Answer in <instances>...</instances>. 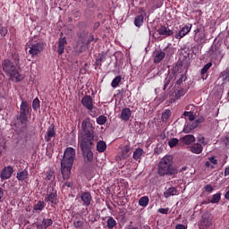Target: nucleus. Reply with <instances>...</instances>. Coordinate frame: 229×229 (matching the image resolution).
Returning <instances> with one entry per match:
<instances>
[{
  "label": "nucleus",
  "instance_id": "nucleus-13",
  "mask_svg": "<svg viewBox=\"0 0 229 229\" xmlns=\"http://www.w3.org/2000/svg\"><path fill=\"white\" fill-rule=\"evenodd\" d=\"M13 168L12 166H6L4 167L2 172H1V179L2 181H5L8 180L12 177L13 174Z\"/></svg>",
  "mask_w": 229,
  "mask_h": 229
},
{
  "label": "nucleus",
  "instance_id": "nucleus-40",
  "mask_svg": "<svg viewBox=\"0 0 229 229\" xmlns=\"http://www.w3.org/2000/svg\"><path fill=\"white\" fill-rule=\"evenodd\" d=\"M171 114L172 113L170 110H165L161 116L162 122L166 123L170 118Z\"/></svg>",
  "mask_w": 229,
  "mask_h": 229
},
{
  "label": "nucleus",
  "instance_id": "nucleus-32",
  "mask_svg": "<svg viewBox=\"0 0 229 229\" xmlns=\"http://www.w3.org/2000/svg\"><path fill=\"white\" fill-rule=\"evenodd\" d=\"M106 150V143L103 140L97 142V151L104 153Z\"/></svg>",
  "mask_w": 229,
  "mask_h": 229
},
{
  "label": "nucleus",
  "instance_id": "nucleus-41",
  "mask_svg": "<svg viewBox=\"0 0 229 229\" xmlns=\"http://www.w3.org/2000/svg\"><path fill=\"white\" fill-rule=\"evenodd\" d=\"M182 115H183L184 117H188L190 123H191V122H194L195 119H196L194 114L191 113V112H184Z\"/></svg>",
  "mask_w": 229,
  "mask_h": 229
},
{
  "label": "nucleus",
  "instance_id": "nucleus-6",
  "mask_svg": "<svg viewBox=\"0 0 229 229\" xmlns=\"http://www.w3.org/2000/svg\"><path fill=\"white\" fill-rule=\"evenodd\" d=\"M94 142L90 141H79V148H81V152H82V159L84 164L94 162V153L92 151V147Z\"/></svg>",
  "mask_w": 229,
  "mask_h": 229
},
{
  "label": "nucleus",
  "instance_id": "nucleus-49",
  "mask_svg": "<svg viewBox=\"0 0 229 229\" xmlns=\"http://www.w3.org/2000/svg\"><path fill=\"white\" fill-rule=\"evenodd\" d=\"M106 61V55L105 54H100L98 59H97V65L101 64L102 62Z\"/></svg>",
  "mask_w": 229,
  "mask_h": 229
},
{
  "label": "nucleus",
  "instance_id": "nucleus-29",
  "mask_svg": "<svg viewBox=\"0 0 229 229\" xmlns=\"http://www.w3.org/2000/svg\"><path fill=\"white\" fill-rule=\"evenodd\" d=\"M212 63H207V64H205L204 66H203V68H201V70H200V74H201V78L203 79V80H206L207 78H208V75H206V77L204 76L207 72H208V71L212 67Z\"/></svg>",
  "mask_w": 229,
  "mask_h": 229
},
{
  "label": "nucleus",
  "instance_id": "nucleus-31",
  "mask_svg": "<svg viewBox=\"0 0 229 229\" xmlns=\"http://www.w3.org/2000/svg\"><path fill=\"white\" fill-rule=\"evenodd\" d=\"M144 22V16L142 14H139L134 18V25L137 28H140L142 26Z\"/></svg>",
  "mask_w": 229,
  "mask_h": 229
},
{
  "label": "nucleus",
  "instance_id": "nucleus-63",
  "mask_svg": "<svg viewBox=\"0 0 229 229\" xmlns=\"http://www.w3.org/2000/svg\"><path fill=\"white\" fill-rule=\"evenodd\" d=\"M210 165H211L210 162H206V163H205V166L210 167Z\"/></svg>",
  "mask_w": 229,
  "mask_h": 229
},
{
  "label": "nucleus",
  "instance_id": "nucleus-15",
  "mask_svg": "<svg viewBox=\"0 0 229 229\" xmlns=\"http://www.w3.org/2000/svg\"><path fill=\"white\" fill-rule=\"evenodd\" d=\"M84 174L90 175L96 172V164L94 162L91 163H84Z\"/></svg>",
  "mask_w": 229,
  "mask_h": 229
},
{
  "label": "nucleus",
  "instance_id": "nucleus-12",
  "mask_svg": "<svg viewBox=\"0 0 229 229\" xmlns=\"http://www.w3.org/2000/svg\"><path fill=\"white\" fill-rule=\"evenodd\" d=\"M81 201H82V206L89 207L92 202L91 193L89 191L81 193Z\"/></svg>",
  "mask_w": 229,
  "mask_h": 229
},
{
  "label": "nucleus",
  "instance_id": "nucleus-4",
  "mask_svg": "<svg viewBox=\"0 0 229 229\" xmlns=\"http://www.w3.org/2000/svg\"><path fill=\"white\" fill-rule=\"evenodd\" d=\"M2 67L3 71L6 73L7 76L10 77L12 81L18 83L24 80L25 75L20 73L19 68H17L14 63L10 61V59H4V61L2 63Z\"/></svg>",
  "mask_w": 229,
  "mask_h": 229
},
{
  "label": "nucleus",
  "instance_id": "nucleus-44",
  "mask_svg": "<svg viewBox=\"0 0 229 229\" xmlns=\"http://www.w3.org/2000/svg\"><path fill=\"white\" fill-rule=\"evenodd\" d=\"M179 143V140L175 139V138H173L171 139L169 141H168V146L170 148H174L178 145Z\"/></svg>",
  "mask_w": 229,
  "mask_h": 229
},
{
  "label": "nucleus",
  "instance_id": "nucleus-39",
  "mask_svg": "<svg viewBox=\"0 0 229 229\" xmlns=\"http://www.w3.org/2000/svg\"><path fill=\"white\" fill-rule=\"evenodd\" d=\"M148 203H149V198L147 196H144L139 199V205L140 207L145 208L148 205Z\"/></svg>",
  "mask_w": 229,
  "mask_h": 229
},
{
  "label": "nucleus",
  "instance_id": "nucleus-17",
  "mask_svg": "<svg viewBox=\"0 0 229 229\" xmlns=\"http://www.w3.org/2000/svg\"><path fill=\"white\" fill-rule=\"evenodd\" d=\"M197 128L198 125L194 121L191 123H186L183 126L182 132L185 134H189L191 133Z\"/></svg>",
  "mask_w": 229,
  "mask_h": 229
},
{
  "label": "nucleus",
  "instance_id": "nucleus-37",
  "mask_svg": "<svg viewBox=\"0 0 229 229\" xmlns=\"http://www.w3.org/2000/svg\"><path fill=\"white\" fill-rule=\"evenodd\" d=\"M172 75H174V73H169L168 75H166L165 81H164V87H163V90H165L167 89V87L170 85L173 77Z\"/></svg>",
  "mask_w": 229,
  "mask_h": 229
},
{
  "label": "nucleus",
  "instance_id": "nucleus-7",
  "mask_svg": "<svg viewBox=\"0 0 229 229\" xmlns=\"http://www.w3.org/2000/svg\"><path fill=\"white\" fill-rule=\"evenodd\" d=\"M189 64L187 61H177L174 71L181 73L180 78L176 81V85H181L183 81H186L187 76L185 75L188 72Z\"/></svg>",
  "mask_w": 229,
  "mask_h": 229
},
{
  "label": "nucleus",
  "instance_id": "nucleus-22",
  "mask_svg": "<svg viewBox=\"0 0 229 229\" xmlns=\"http://www.w3.org/2000/svg\"><path fill=\"white\" fill-rule=\"evenodd\" d=\"M181 141L189 146L196 141V138L193 135H185L184 137L181 138Z\"/></svg>",
  "mask_w": 229,
  "mask_h": 229
},
{
  "label": "nucleus",
  "instance_id": "nucleus-58",
  "mask_svg": "<svg viewBox=\"0 0 229 229\" xmlns=\"http://www.w3.org/2000/svg\"><path fill=\"white\" fill-rule=\"evenodd\" d=\"M175 229H187V227L183 225H175Z\"/></svg>",
  "mask_w": 229,
  "mask_h": 229
},
{
  "label": "nucleus",
  "instance_id": "nucleus-5",
  "mask_svg": "<svg viewBox=\"0 0 229 229\" xmlns=\"http://www.w3.org/2000/svg\"><path fill=\"white\" fill-rule=\"evenodd\" d=\"M82 135L79 139V142H94L95 127L93 126L90 118H86L82 121Z\"/></svg>",
  "mask_w": 229,
  "mask_h": 229
},
{
  "label": "nucleus",
  "instance_id": "nucleus-62",
  "mask_svg": "<svg viewBox=\"0 0 229 229\" xmlns=\"http://www.w3.org/2000/svg\"><path fill=\"white\" fill-rule=\"evenodd\" d=\"M187 170V166H183L180 169L179 173H182L183 171Z\"/></svg>",
  "mask_w": 229,
  "mask_h": 229
},
{
  "label": "nucleus",
  "instance_id": "nucleus-21",
  "mask_svg": "<svg viewBox=\"0 0 229 229\" xmlns=\"http://www.w3.org/2000/svg\"><path fill=\"white\" fill-rule=\"evenodd\" d=\"M131 117V110L130 107H123L122 110V114H120V118H122L123 121L128 122Z\"/></svg>",
  "mask_w": 229,
  "mask_h": 229
},
{
  "label": "nucleus",
  "instance_id": "nucleus-60",
  "mask_svg": "<svg viewBox=\"0 0 229 229\" xmlns=\"http://www.w3.org/2000/svg\"><path fill=\"white\" fill-rule=\"evenodd\" d=\"M4 197V190L0 187V200L3 199Z\"/></svg>",
  "mask_w": 229,
  "mask_h": 229
},
{
  "label": "nucleus",
  "instance_id": "nucleus-38",
  "mask_svg": "<svg viewBox=\"0 0 229 229\" xmlns=\"http://www.w3.org/2000/svg\"><path fill=\"white\" fill-rule=\"evenodd\" d=\"M220 78L223 81H229V67L221 72Z\"/></svg>",
  "mask_w": 229,
  "mask_h": 229
},
{
  "label": "nucleus",
  "instance_id": "nucleus-26",
  "mask_svg": "<svg viewBox=\"0 0 229 229\" xmlns=\"http://www.w3.org/2000/svg\"><path fill=\"white\" fill-rule=\"evenodd\" d=\"M190 151L196 155H199L203 152V146L199 143L194 144L191 147H190Z\"/></svg>",
  "mask_w": 229,
  "mask_h": 229
},
{
  "label": "nucleus",
  "instance_id": "nucleus-42",
  "mask_svg": "<svg viewBox=\"0 0 229 229\" xmlns=\"http://www.w3.org/2000/svg\"><path fill=\"white\" fill-rule=\"evenodd\" d=\"M32 107L35 111H38L40 108V100L38 98V97L37 98H34Z\"/></svg>",
  "mask_w": 229,
  "mask_h": 229
},
{
  "label": "nucleus",
  "instance_id": "nucleus-35",
  "mask_svg": "<svg viewBox=\"0 0 229 229\" xmlns=\"http://www.w3.org/2000/svg\"><path fill=\"white\" fill-rule=\"evenodd\" d=\"M116 225V220L114 217L109 216V218H107V229H114Z\"/></svg>",
  "mask_w": 229,
  "mask_h": 229
},
{
  "label": "nucleus",
  "instance_id": "nucleus-27",
  "mask_svg": "<svg viewBox=\"0 0 229 229\" xmlns=\"http://www.w3.org/2000/svg\"><path fill=\"white\" fill-rule=\"evenodd\" d=\"M165 57V53L162 52V50H158L154 55V63L159 64L161 61L164 60Z\"/></svg>",
  "mask_w": 229,
  "mask_h": 229
},
{
  "label": "nucleus",
  "instance_id": "nucleus-59",
  "mask_svg": "<svg viewBox=\"0 0 229 229\" xmlns=\"http://www.w3.org/2000/svg\"><path fill=\"white\" fill-rule=\"evenodd\" d=\"M224 174L225 177L229 175V166L225 167Z\"/></svg>",
  "mask_w": 229,
  "mask_h": 229
},
{
  "label": "nucleus",
  "instance_id": "nucleus-3",
  "mask_svg": "<svg viewBox=\"0 0 229 229\" xmlns=\"http://www.w3.org/2000/svg\"><path fill=\"white\" fill-rule=\"evenodd\" d=\"M32 109L29 106V102L22 100L20 107V115L17 116V122L15 123V127L20 133L24 132L28 128V114L31 113Z\"/></svg>",
  "mask_w": 229,
  "mask_h": 229
},
{
  "label": "nucleus",
  "instance_id": "nucleus-47",
  "mask_svg": "<svg viewBox=\"0 0 229 229\" xmlns=\"http://www.w3.org/2000/svg\"><path fill=\"white\" fill-rule=\"evenodd\" d=\"M7 33H8L7 27L0 25V35L2 37H5L7 35Z\"/></svg>",
  "mask_w": 229,
  "mask_h": 229
},
{
  "label": "nucleus",
  "instance_id": "nucleus-9",
  "mask_svg": "<svg viewBox=\"0 0 229 229\" xmlns=\"http://www.w3.org/2000/svg\"><path fill=\"white\" fill-rule=\"evenodd\" d=\"M45 201L51 204L52 207L56 206L59 203V199L56 191H49L45 198Z\"/></svg>",
  "mask_w": 229,
  "mask_h": 229
},
{
  "label": "nucleus",
  "instance_id": "nucleus-25",
  "mask_svg": "<svg viewBox=\"0 0 229 229\" xmlns=\"http://www.w3.org/2000/svg\"><path fill=\"white\" fill-rule=\"evenodd\" d=\"M186 94V89L184 88H180V89H177L174 91V98H170V103H173L175 101V99H179L180 98L183 97Z\"/></svg>",
  "mask_w": 229,
  "mask_h": 229
},
{
  "label": "nucleus",
  "instance_id": "nucleus-18",
  "mask_svg": "<svg viewBox=\"0 0 229 229\" xmlns=\"http://www.w3.org/2000/svg\"><path fill=\"white\" fill-rule=\"evenodd\" d=\"M66 45H67L66 38L61 37L58 41V50H57V53L59 55H64Z\"/></svg>",
  "mask_w": 229,
  "mask_h": 229
},
{
  "label": "nucleus",
  "instance_id": "nucleus-52",
  "mask_svg": "<svg viewBox=\"0 0 229 229\" xmlns=\"http://www.w3.org/2000/svg\"><path fill=\"white\" fill-rule=\"evenodd\" d=\"M208 161H209L210 163H212L213 165H217V164H218V163H217V160L216 159L215 157H211L210 158H208Z\"/></svg>",
  "mask_w": 229,
  "mask_h": 229
},
{
  "label": "nucleus",
  "instance_id": "nucleus-19",
  "mask_svg": "<svg viewBox=\"0 0 229 229\" xmlns=\"http://www.w3.org/2000/svg\"><path fill=\"white\" fill-rule=\"evenodd\" d=\"M53 225V220L49 218H44L42 223H37V229H47Z\"/></svg>",
  "mask_w": 229,
  "mask_h": 229
},
{
  "label": "nucleus",
  "instance_id": "nucleus-16",
  "mask_svg": "<svg viewBox=\"0 0 229 229\" xmlns=\"http://www.w3.org/2000/svg\"><path fill=\"white\" fill-rule=\"evenodd\" d=\"M55 137H56L55 127L54 124H52L47 129V131L46 136H45V140L47 142H50L52 140V139L55 138Z\"/></svg>",
  "mask_w": 229,
  "mask_h": 229
},
{
  "label": "nucleus",
  "instance_id": "nucleus-20",
  "mask_svg": "<svg viewBox=\"0 0 229 229\" xmlns=\"http://www.w3.org/2000/svg\"><path fill=\"white\" fill-rule=\"evenodd\" d=\"M212 225L211 219L207 216H202L199 223V229H208Z\"/></svg>",
  "mask_w": 229,
  "mask_h": 229
},
{
  "label": "nucleus",
  "instance_id": "nucleus-34",
  "mask_svg": "<svg viewBox=\"0 0 229 229\" xmlns=\"http://www.w3.org/2000/svg\"><path fill=\"white\" fill-rule=\"evenodd\" d=\"M28 176H29V173H28L27 170L21 171V172L17 174V179L20 182L25 181L28 178Z\"/></svg>",
  "mask_w": 229,
  "mask_h": 229
},
{
  "label": "nucleus",
  "instance_id": "nucleus-53",
  "mask_svg": "<svg viewBox=\"0 0 229 229\" xmlns=\"http://www.w3.org/2000/svg\"><path fill=\"white\" fill-rule=\"evenodd\" d=\"M205 191L208 192H212L214 191L213 187L211 185H206Z\"/></svg>",
  "mask_w": 229,
  "mask_h": 229
},
{
  "label": "nucleus",
  "instance_id": "nucleus-43",
  "mask_svg": "<svg viewBox=\"0 0 229 229\" xmlns=\"http://www.w3.org/2000/svg\"><path fill=\"white\" fill-rule=\"evenodd\" d=\"M107 119L105 115H100L98 118H97V123L99 125H105Z\"/></svg>",
  "mask_w": 229,
  "mask_h": 229
},
{
  "label": "nucleus",
  "instance_id": "nucleus-64",
  "mask_svg": "<svg viewBox=\"0 0 229 229\" xmlns=\"http://www.w3.org/2000/svg\"><path fill=\"white\" fill-rule=\"evenodd\" d=\"M226 143L229 145V136L225 137Z\"/></svg>",
  "mask_w": 229,
  "mask_h": 229
},
{
  "label": "nucleus",
  "instance_id": "nucleus-54",
  "mask_svg": "<svg viewBox=\"0 0 229 229\" xmlns=\"http://www.w3.org/2000/svg\"><path fill=\"white\" fill-rule=\"evenodd\" d=\"M72 186H73V183L69 182H64V184H63V187L72 188Z\"/></svg>",
  "mask_w": 229,
  "mask_h": 229
},
{
  "label": "nucleus",
  "instance_id": "nucleus-24",
  "mask_svg": "<svg viewBox=\"0 0 229 229\" xmlns=\"http://www.w3.org/2000/svg\"><path fill=\"white\" fill-rule=\"evenodd\" d=\"M145 154L142 148H136L132 154V159L140 162L142 156Z\"/></svg>",
  "mask_w": 229,
  "mask_h": 229
},
{
  "label": "nucleus",
  "instance_id": "nucleus-61",
  "mask_svg": "<svg viewBox=\"0 0 229 229\" xmlns=\"http://www.w3.org/2000/svg\"><path fill=\"white\" fill-rule=\"evenodd\" d=\"M225 199L229 200V190L225 192Z\"/></svg>",
  "mask_w": 229,
  "mask_h": 229
},
{
  "label": "nucleus",
  "instance_id": "nucleus-50",
  "mask_svg": "<svg viewBox=\"0 0 229 229\" xmlns=\"http://www.w3.org/2000/svg\"><path fill=\"white\" fill-rule=\"evenodd\" d=\"M205 121H206L205 117L200 116L196 121L194 120V123H196L197 127H199V124L205 123Z\"/></svg>",
  "mask_w": 229,
  "mask_h": 229
},
{
  "label": "nucleus",
  "instance_id": "nucleus-30",
  "mask_svg": "<svg viewBox=\"0 0 229 229\" xmlns=\"http://www.w3.org/2000/svg\"><path fill=\"white\" fill-rule=\"evenodd\" d=\"M177 194V190L174 187L168 188L165 192H164V197L165 199H168L171 196H174Z\"/></svg>",
  "mask_w": 229,
  "mask_h": 229
},
{
  "label": "nucleus",
  "instance_id": "nucleus-14",
  "mask_svg": "<svg viewBox=\"0 0 229 229\" xmlns=\"http://www.w3.org/2000/svg\"><path fill=\"white\" fill-rule=\"evenodd\" d=\"M191 26L185 25L177 33H175L174 38L176 39H182L191 32Z\"/></svg>",
  "mask_w": 229,
  "mask_h": 229
},
{
  "label": "nucleus",
  "instance_id": "nucleus-8",
  "mask_svg": "<svg viewBox=\"0 0 229 229\" xmlns=\"http://www.w3.org/2000/svg\"><path fill=\"white\" fill-rule=\"evenodd\" d=\"M28 47H30L29 53L32 55V57L40 55L44 48V44L42 42H30L28 43Z\"/></svg>",
  "mask_w": 229,
  "mask_h": 229
},
{
  "label": "nucleus",
  "instance_id": "nucleus-33",
  "mask_svg": "<svg viewBox=\"0 0 229 229\" xmlns=\"http://www.w3.org/2000/svg\"><path fill=\"white\" fill-rule=\"evenodd\" d=\"M122 80H123L122 75H116V77H114V79H113L111 82V87H113V89H116L121 83Z\"/></svg>",
  "mask_w": 229,
  "mask_h": 229
},
{
  "label": "nucleus",
  "instance_id": "nucleus-36",
  "mask_svg": "<svg viewBox=\"0 0 229 229\" xmlns=\"http://www.w3.org/2000/svg\"><path fill=\"white\" fill-rule=\"evenodd\" d=\"M221 196H222L221 193L214 194V195L212 196L211 200L208 199V203H213V204L219 203L220 200H221Z\"/></svg>",
  "mask_w": 229,
  "mask_h": 229
},
{
  "label": "nucleus",
  "instance_id": "nucleus-2",
  "mask_svg": "<svg viewBox=\"0 0 229 229\" xmlns=\"http://www.w3.org/2000/svg\"><path fill=\"white\" fill-rule=\"evenodd\" d=\"M179 171L174 165L172 156L164 157L157 165V174L159 176H174Z\"/></svg>",
  "mask_w": 229,
  "mask_h": 229
},
{
  "label": "nucleus",
  "instance_id": "nucleus-23",
  "mask_svg": "<svg viewBox=\"0 0 229 229\" xmlns=\"http://www.w3.org/2000/svg\"><path fill=\"white\" fill-rule=\"evenodd\" d=\"M46 205L47 204L45 201L39 200L37 204L34 205L32 213H40L44 210Z\"/></svg>",
  "mask_w": 229,
  "mask_h": 229
},
{
  "label": "nucleus",
  "instance_id": "nucleus-1",
  "mask_svg": "<svg viewBox=\"0 0 229 229\" xmlns=\"http://www.w3.org/2000/svg\"><path fill=\"white\" fill-rule=\"evenodd\" d=\"M75 158L76 150L72 148H66L61 162L63 179H69Z\"/></svg>",
  "mask_w": 229,
  "mask_h": 229
},
{
  "label": "nucleus",
  "instance_id": "nucleus-28",
  "mask_svg": "<svg viewBox=\"0 0 229 229\" xmlns=\"http://www.w3.org/2000/svg\"><path fill=\"white\" fill-rule=\"evenodd\" d=\"M130 152H131L130 146L128 145L124 146L122 149V156H120V157L118 158H120V160L128 158L131 155Z\"/></svg>",
  "mask_w": 229,
  "mask_h": 229
},
{
  "label": "nucleus",
  "instance_id": "nucleus-48",
  "mask_svg": "<svg viewBox=\"0 0 229 229\" xmlns=\"http://www.w3.org/2000/svg\"><path fill=\"white\" fill-rule=\"evenodd\" d=\"M198 140V142L200 144V145H203V146H206L208 145V142L205 141V137H203L202 135L199 136L197 138Z\"/></svg>",
  "mask_w": 229,
  "mask_h": 229
},
{
  "label": "nucleus",
  "instance_id": "nucleus-55",
  "mask_svg": "<svg viewBox=\"0 0 229 229\" xmlns=\"http://www.w3.org/2000/svg\"><path fill=\"white\" fill-rule=\"evenodd\" d=\"M100 26V22L97 21L95 24H93V30H97Z\"/></svg>",
  "mask_w": 229,
  "mask_h": 229
},
{
  "label": "nucleus",
  "instance_id": "nucleus-10",
  "mask_svg": "<svg viewBox=\"0 0 229 229\" xmlns=\"http://www.w3.org/2000/svg\"><path fill=\"white\" fill-rule=\"evenodd\" d=\"M81 102L82 103V106L86 107V109L92 112V110L94 109V105L92 97H90V95H85L84 97H82V100Z\"/></svg>",
  "mask_w": 229,
  "mask_h": 229
},
{
  "label": "nucleus",
  "instance_id": "nucleus-51",
  "mask_svg": "<svg viewBox=\"0 0 229 229\" xmlns=\"http://www.w3.org/2000/svg\"><path fill=\"white\" fill-rule=\"evenodd\" d=\"M169 211V208H159L157 209V212L160 214H164V215H167Z\"/></svg>",
  "mask_w": 229,
  "mask_h": 229
},
{
  "label": "nucleus",
  "instance_id": "nucleus-57",
  "mask_svg": "<svg viewBox=\"0 0 229 229\" xmlns=\"http://www.w3.org/2000/svg\"><path fill=\"white\" fill-rule=\"evenodd\" d=\"M132 222H130V225L126 226V229H139L138 226H133Z\"/></svg>",
  "mask_w": 229,
  "mask_h": 229
},
{
  "label": "nucleus",
  "instance_id": "nucleus-46",
  "mask_svg": "<svg viewBox=\"0 0 229 229\" xmlns=\"http://www.w3.org/2000/svg\"><path fill=\"white\" fill-rule=\"evenodd\" d=\"M52 179H55V173L53 171H48L46 174V180L51 181Z\"/></svg>",
  "mask_w": 229,
  "mask_h": 229
},
{
  "label": "nucleus",
  "instance_id": "nucleus-45",
  "mask_svg": "<svg viewBox=\"0 0 229 229\" xmlns=\"http://www.w3.org/2000/svg\"><path fill=\"white\" fill-rule=\"evenodd\" d=\"M84 225V222L81 221V220H78V219H75L73 221V227H75V229H79V228H81Z\"/></svg>",
  "mask_w": 229,
  "mask_h": 229
},
{
  "label": "nucleus",
  "instance_id": "nucleus-11",
  "mask_svg": "<svg viewBox=\"0 0 229 229\" xmlns=\"http://www.w3.org/2000/svg\"><path fill=\"white\" fill-rule=\"evenodd\" d=\"M157 32L160 36H164L165 38H169L174 35V30L166 27L165 25H161L157 30Z\"/></svg>",
  "mask_w": 229,
  "mask_h": 229
},
{
  "label": "nucleus",
  "instance_id": "nucleus-56",
  "mask_svg": "<svg viewBox=\"0 0 229 229\" xmlns=\"http://www.w3.org/2000/svg\"><path fill=\"white\" fill-rule=\"evenodd\" d=\"M95 39L94 35H90L89 38H88L87 44L89 45L91 42H93Z\"/></svg>",
  "mask_w": 229,
  "mask_h": 229
}]
</instances>
